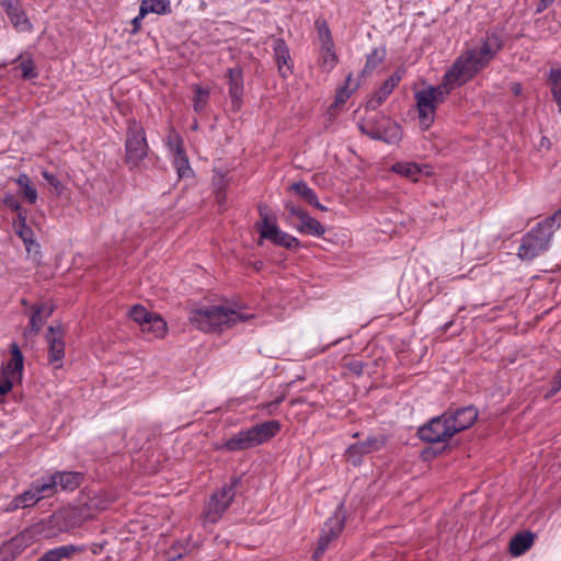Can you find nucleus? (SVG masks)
I'll return each mask as SVG.
<instances>
[{"label": "nucleus", "mask_w": 561, "mask_h": 561, "mask_svg": "<svg viewBox=\"0 0 561 561\" xmlns=\"http://www.w3.org/2000/svg\"><path fill=\"white\" fill-rule=\"evenodd\" d=\"M238 481L239 479H233L230 484L224 485L211 495L202 515L204 523L215 524L221 518L234 497Z\"/></svg>", "instance_id": "nucleus-7"}, {"label": "nucleus", "mask_w": 561, "mask_h": 561, "mask_svg": "<svg viewBox=\"0 0 561 561\" xmlns=\"http://www.w3.org/2000/svg\"><path fill=\"white\" fill-rule=\"evenodd\" d=\"M173 156V164L178 170V174L180 178H187L192 173V169L190 167L188 158L185 154V151H181V153H174Z\"/></svg>", "instance_id": "nucleus-37"}, {"label": "nucleus", "mask_w": 561, "mask_h": 561, "mask_svg": "<svg viewBox=\"0 0 561 561\" xmlns=\"http://www.w3.org/2000/svg\"><path fill=\"white\" fill-rule=\"evenodd\" d=\"M290 190L304 198L307 203L316 208L327 211L328 208L319 203L318 197L313 190H311L305 182H296L290 185Z\"/></svg>", "instance_id": "nucleus-30"}, {"label": "nucleus", "mask_w": 561, "mask_h": 561, "mask_svg": "<svg viewBox=\"0 0 561 561\" xmlns=\"http://www.w3.org/2000/svg\"><path fill=\"white\" fill-rule=\"evenodd\" d=\"M125 147L127 161L133 165H137L147 156L148 146L146 137L144 129L139 125L134 123L128 128Z\"/></svg>", "instance_id": "nucleus-12"}, {"label": "nucleus", "mask_w": 561, "mask_h": 561, "mask_svg": "<svg viewBox=\"0 0 561 561\" xmlns=\"http://www.w3.org/2000/svg\"><path fill=\"white\" fill-rule=\"evenodd\" d=\"M404 70L398 69L394 71L383 84L376 91V93L367 101V108L377 110L385 100L392 93L393 89L399 84L403 77Z\"/></svg>", "instance_id": "nucleus-17"}, {"label": "nucleus", "mask_w": 561, "mask_h": 561, "mask_svg": "<svg viewBox=\"0 0 561 561\" xmlns=\"http://www.w3.org/2000/svg\"><path fill=\"white\" fill-rule=\"evenodd\" d=\"M46 339L48 343L49 362L59 368L65 356V342L62 340V332L59 328L56 329L54 327H49Z\"/></svg>", "instance_id": "nucleus-19"}, {"label": "nucleus", "mask_w": 561, "mask_h": 561, "mask_svg": "<svg viewBox=\"0 0 561 561\" xmlns=\"http://www.w3.org/2000/svg\"><path fill=\"white\" fill-rule=\"evenodd\" d=\"M481 68L476 65L474 57L467 50L457 58L453 67L444 76V84L449 91L469 81Z\"/></svg>", "instance_id": "nucleus-8"}, {"label": "nucleus", "mask_w": 561, "mask_h": 561, "mask_svg": "<svg viewBox=\"0 0 561 561\" xmlns=\"http://www.w3.org/2000/svg\"><path fill=\"white\" fill-rule=\"evenodd\" d=\"M454 434L469 428L478 419V411L474 407H465L445 412Z\"/></svg>", "instance_id": "nucleus-14"}, {"label": "nucleus", "mask_w": 561, "mask_h": 561, "mask_svg": "<svg viewBox=\"0 0 561 561\" xmlns=\"http://www.w3.org/2000/svg\"><path fill=\"white\" fill-rule=\"evenodd\" d=\"M140 8L147 13L169 14L171 12L170 0H142Z\"/></svg>", "instance_id": "nucleus-34"}, {"label": "nucleus", "mask_w": 561, "mask_h": 561, "mask_svg": "<svg viewBox=\"0 0 561 561\" xmlns=\"http://www.w3.org/2000/svg\"><path fill=\"white\" fill-rule=\"evenodd\" d=\"M147 14H148V13L146 12V10H145V9L139 8V13H138V15H137V16H135V18L133 19V21H131V24H133V31H131V33H133V34H136V33L140 30V27H141V22H142V20L145 19V16H146Z\"/></svg>", "instance_id": "nucleus-46"}, {"label": "nucleus", "mask_w": 561, "mask_h": 561, "mask_svg": "<svg viewBox=\"0 0 561 561\" xmlns=\"http://www.w3.org/2000/svg\"><path fill=\"white\" fill-rule=\"evenodd\" d=\"M14 230L16 234L23 240L26 251L37 252L39 245L34 240L33 230L26 225V211H20L18 220L14 222Z\"/></svg>", "instance_id": "nucleus-23"}, {"label": "nucleus", "mask_w": 561, "mask_h": 561, "mask_svg": "<svg viewBox=\"0 0 561 561\" xmlns=\"http://www.w3.org/2000/svg\"><path fill=\"white\" fill-rule=\"evenodd\" d=\"M20 69L22 71V77L24 79H32L37 76V73L35 72V67H34L32 59L22 60V62L20 64Z\"/></svg>", "instance_id": "nucleus-42"}, {"label": "nucleus", "mask_w": 561, "mask_h": 561, "mask_svg": "<svg viewBox=\"0 0 561 561\" xmlns=\"http://www.w3.org/2000/svg\"><path fill=\"white\" fill-rule=\"evenodd\" d=\"M56 481V489L73 491L81 484L82 476L78 472L59 471L51 474Z\"/></svg>", "instance_id": "nucleus-24"}, {"label": "nucleus", "mask_w": 561, "mask_h": 561, "mask_svg": "<svg viewBox=\"0 0 561 561\" xmlns=\"http://www.w3.org/2000/svg\"><path fill=\"white\" fill-rule=\"evenodd\" d=\"M501 49L500 38L494 35H486L481 45L477 48L469 49L468 51L474 57L476 65L481 69L485 67L495 54Z\"/></svg>", "instance_id": "nucleus-15"}, {"label": "nucleus", "mask_w": 561, "mask_h": 561, "mask_svg": "<svg viewBox=\"0 0 561 561\" xmlns=\"http://www.w3.org/2000/svg\"><path fill=\"white\" fill-rule=\"evenodd\" d=\"M226 77L229 83V95L231 99L232 106L234 108L240 107L241 96L243 93V75L240 67L229 68Z\"/></svg>", "instance_id": "nucleus-20"}, {"label": "nucleus", "mask_w": 561, "mask_h": 561, "mask_svg": "<svg viewBox=\"0 0 561 561\" xmlns=\"http://www.w3.org/2000/svg\"><path fill=\"white\" fill-rule=\"evenodd\" d=\"M548 83L550 85L553 100L558 104L561 114V68H552L549 71Z\"/></svg>", "instance_id": "nucleus-32"}, {"label": "nucleus", "mask_w": 561, "mask_h": 561, "mask_svg": "<svg viewBox=\"0 0 561 561\" xmlns=\"http://www.w3.org/2000/svg\"><path fill=\"white\" fill-rule=\"evenodd\" d=\"M273 50L278 71L283 77H287L291 73V58L286 43L282 38L275 39Z\"/></svg>", "instance_id": "nucleus-22"}, {"label": "nucleus", "mask_w": 561, "mask_h": 561, "mask_svg": "<svg viewBox=\"0 0 561 561\" xmlns=\"http://www.w3.org/2000/svg\"><path fill=\"white\" fill-rule=\"evenodd\" d=\"M344 512L339 506L333 515L324 523L321 536L318 541V547L313 553L314 559H319L329 547L330 542L336 539L344 529Z\"/></svg>", "instance_id": "nucleus-10"}, {"label": "nucleus", "mask_w": 561, "mask_h": 561, "mask_svg": "<svg viewBox=\"0 0 561 561\" xmlns=\"http://www.w3.org/2000/svg\"><path fill=\"white\" fill-rule=\"evenodd\" d=\"M128 314L142 328L146 323H148L153 313L149 312L145 307L136 305L129 310Z\"/></svg>", "instance_id": "nucleus-38"}, {"label": "nucleus", "mask_w": 561, "mask_h": 561, "mask_svg": "<svg viewBox=\"0 0 561 561\" xmlns=\"http://www.w3.org/2000/svg\"><path fill=\"white\" fill-rule=\"evenodd\" d=\"M42 175L46 180V182L54 187L57 194H60L62 192L64 186L54 174L49 173L48 171H43Z\"/></svg>", "instance_id": "nucleus-43"}, {"label": "nucleus", "mask_w": 561, "mask_h": 561, "mask_svg": "<svg viewBox=\"0 0 561 561\" xmlns=\"http://www.w3.org/2000/svg\"><path fill=\"white\" fill-rule=\"evenodd\" d=\"M560 226L561 209L538 222L523 237L518 249V257L522 261H531L543 254L549 249L552 237Z\"/></svg>", "instance_id": "nucleus-2"}, {"label": "nucleus", "mask_w": 561, "mask_h": 561, "mask_svg": "<svg viewBox=\"0 0 561 561\" xmlns=\"http://www.w3.org/2000/svg\"><path fill=\"white\" fill-rule=\"evenodd\" d=\"M23 366V355L18 344L13 343L11 345V359L0 371V396H5L15 383L22 381Z\"/></svg>", "instance_id": "nucleus-9"}, {"label": "nucleus", "mask_w": 561, "mask_h": 561, "mask_svg": "<svg viewBox=\"0 0 561 561\" xmlns=\"http://www.w3.org/2000/svg\"><path fill=\"white\" fill-rule=\"evenodd\" d=\"M79 550L75 545L60 546L46 551L37 561H61L71 558Z\"/></svg>", "instance_id": "nucleus-29"}, {"label": "nucleus", "mask_w": 561, "mask_h": 561, "mask_svg": "<svg viewBox=\"0 0 561 561\" xmlns=\"http://www.w3.org/2000/svg\"><path fill=\"white\" fill-rule=\"evenodd\" d=\"M383 57L385 53L382 50L377 48L373 49L371 53L367 55L363 75L370 73L383 60Z\"/></svg>", "instance_id": "nucleus-39"}, {"label": "nucleus", "mask_w": 561, "mask_h": 561, "mask_svg": "<svg viewBox=\"0 0 561 561\" xmlns=\"http://www.w3.org/2000/svg\"><path fill=\"white\" fill-rule=\"evenodd\" d=\"M2 201L9 208L16 211L18 215L20 211H24L19 201L12 194H5Z\"/></svg>", "instance_id": "nucleus-44"}, {"label": "nucleus", "mask_w": 561, "mask_h": 561, "mask_svg": "<svg viewBox=\"0 0 561 561\" xmlns=\"http://www.w3.org/2000/svg\"><path fill=\"white\" fill-rule=\"evenodd\" d=\"M251 318L252 314L245 313L242 309L224 305H194L188 311L190 323L206 333L224 332Z\"/></svg>", "instance_id": "nucleus-1"}, {"label": "nucleus", "mask_w": 561, "mask_h": 561, "mask_svg": "<svg viewBox=\"0 0 561 561\" xmlns=\"http://www.w3.org/2000/svg\"><path fill=\"white\" fill-rule=\"evenodd\" d=\"M511 91L515 94V95H519L522 93V85L519 83H513L511 85Z\"/></svg>", "instance_id": "nucleus-51"}, {"label": "nucleus", "mask_w": 561, "mask_h": 561, "mask_svg": "<svg viewBox=\"0 0 561 561\" xmlns=\"http://www.w3.org/2000/svg\"><path fill=\"white\" fill-rule=\"evenodd\" d=\"M15 183L20 186L22 196L30 204H35L37 201V192L36 188L33 186L28 175L24 173L20 174L19 178L15 180Z\"/></svg>", "instance_id": "nucleus-33"}, {"label": "nucleus", "mask_w": 561, "mask_h": 561, "mask_svg": "<svg viewBox=\"0 0 561 561\" xmlns=\"http://www.w3.org/2000/svg\"><path fill=\"white\" fill-rule=\"evenodd\" d=\"M167 330L165 321L157 313H153L148 323L141 328L144 333L151 334L152 337L156 339L163 337L167 333Z\"/></svg>", "instance_id": "nucleus-31"}, {"label": "nucleus", "mask_w": 561, "mask_h": 561, "mask_svg": "<svg viewBox=\"0 0 561 561\" xmlns=\"http://www.w3.org/2000/svg\"><path fill=\"white\" fill-rule=\"evenodd\" d=\"M450 423L446 414L432 419L427 424L419 428V436L428 443L446 442L454 436Z\"/></svg>", "instance_id": "nucleus-11"}, {"label": "nucleus", "mask_w": 561, "mask_h": 561, "mask_svg": "<svg viewBox=\"0 0 561 561\" xmlns=\"http://www.w3.org/2000/svg\"><path fill=\"white\" fill-rule=\"evenodd\" d=\"M259 211L261 216V222L257 224V228L261 238L271 240L273 243L287 249L299 248L300 241L279 229L276 224V219L268 214V208L266 205H260Z\"/></svg>", "instance_id": "nucleus-5"}, {"label": "nucleus", "mask_w": 561, "mask_h": 561, "mask_svg": "<svg viewBox=\"0 0 561 561\" xmlns=\"http://www.w3.org/2000/svg\"><path fill=\"white\" fill-rule=\"evenodd\" d=\"M554 0H540L537 7V12L546 10Z\"/></svg>", "instance_id": "nucleus-50"}, {"label": "nucleus", "mask_w": 561, "mask_h": 561, "mask_svg": "<svg viewBox=\"0 0 561 561\" xmlns=\"http://www.w3.org/2000/svg\"><path fill=\"white\" fill-rule=\"evenodd\" d=\"M534 543V535L529 531L520 533L514 536L510 542V552L515 556H522Z\"/></svg>", "instance_id": "nucleus-28"}, {"label": "nucleus", "mask_w": 561, "mask_h": 561, "mask_svg": "<svg viewBox=\"0 0 561 561\" xmlns=\"http://www.w3.org/2000/svg\"><path fill=\"white\" fill-rule=\"evenodd\" d=\"M348 96H350V92L347 91V89L342 88L337 92L336 102H345V100L348 99Z\"/></svg>", "instance_id": "nucleus-49"}, {"label": "nucleus", "mask_w": 561, "mask_h": 561, "mask_svg": "<svg viewBox=\"0 0 561 561\" xmlns=\"http://www.w3.org/2000/svg\"><path fill=\"white\" fill-rule=\"evenodd\" d=\"M51 474L44 476L31 484L41 500L51 497L57 493L56 481Z\"/></svg>", "instance_id": "nucleus-26"}, {"label": "nucleus", "mask_w": 561, "mask_h": 561, "mask_svg": "<svg viewBox=\"0 0 561 561\" xmlns=\"http://www.w3.org/2000/svg\"><path fill=\"white\" fill-rule=\"evenodd\" d=\"M321 62L322 67L327 71H330L335 67L337 62V56L334 51V44L321 45Z\"/></svg>", "instance_id": "nucleus-36"}, {"label": "nucleus", "mask_w": 561, "mask_h": 561, "mask_svg": "<svg viewBox=\"0 0 561 561\" xmlns=\"http://www.w3.org/2000/svg\"><path fill=\"white\" fill-rule=\"evenodd\" d=\"M363 134L371 139L381 140L387 144H397L402 138L401 126L388 117H380L378 121L367 119L359 125Z\"/></svg>", "instance_id": "nucleus-6"}, {"label": "nucleus", "mask_w": 561, "mask_h": 561, "mask_svg": "<svg viewBox=\"0 0 561 561\" xmlns=\"http://www.w3.org/2000/svg\"><path fill=\"white\" fill-rule=\"evenodd\" d=\"M382 446V439L376 436H369L364 442L351 445L346 450V456L348 461H351L354 466H357L360 462L362 456L378 450Z\"/></svg>", "instance_id": "nucleus-18"}, {"label": "nucleus", "mask_w": 561, "mask_h": 561, "mask_svg": "<svg viewBox=\"0 0 561 561\" xmlns=\"http://www.w3.org/2000/svg\"><path fill=\"white\" fill-rule=\"evenodd\" d=\"M0 5L4 9L16 32L31 33L33 31V24L27 18L19 0H0Z\"/></svg>", "instance_id": "nucleus-13"}, {"label": "nucleus", "mask_w": 561, "mask_h": 561, "mask_svg": "<svg viewBox=\"0 0 561 561\" xmlns=\"http://www.w3.org/2000/svg\"><path fill=\"white\" fill-rule=\"evenodd\" d=\"M391 171L409 179L412 182H417L422 176H431L433 168L428 164H419L412 161H399L392 164Z\"/></svg>", "instance_id": "nucleus-16"}, {"label": "nucleus", "mask_w": 561, "mask_h": 561, "mask_svg": "<svg viewBox=\"0 0 561 561\" xmlns=\"http://www.w3.org/2000/svg\"><path fill=\"white\" fill-rule=\"evenodd\" d=\"M449 92V88L444 83L415 92L420 124L424 129L433 124L436 107L444 102Z\"/></svg>", "instance_id": "nucleus-4"}, {"label": "nucleus", "mask_w": 561, "mask_h": 561, "mask_svg": "<svg viewBox=\"0 0 561 561\" xmlns=\"http://www.w3.org/2000/svg\"><path fill=\"white\" fill-rule=\"evenodd\" d=\"M300 233L310 234L314 237H322L325 233V228L317 219L311 217L308 213L299 220L296 227Z\"/></svg>", "instance_id": "nucleus-27"}, {"label": "nucleus", "mask_w": 561, "mask_h": 561, "mask_svg": "<svg viewBox=\"0 0 561 561\" xmlns=\"http://www.w3.org/2000/svg\"><path fill=\"white\" fill-rule=\"evenodd\" d=\"M41 499L38 497L37 493L35 492L34 488L31 484L26 491H24L22 494L15 496L12 500V502L7 507V511L13 512L19 508H27L35 505Z\"/></svg>", "instance_id": "nucleus-25"}, {"label": "nucleus", "mask_w": 561, "mask_h": 561, "mask_svg": "<svg viewBox=\"0 0 561 561\" xmlns=\"http://www.w3.org/2000/svg\"><path fill=\"white\" fill-rule=\"evenodd\" d=\"M194 96H193V107L196 113H202L209 100V90L202 88L199 85L193 87Z\"/></svg>", "instance_id": "nucleus-35"}, {"label": "nucleus", "mask_w": 561, "mask_h": 561, "mask_svg": "<svg viewBox=\"0 0 561 561\" xmlns=\"http://www.w3.org/2000/svg\"><path fill=\"white\" fill-rule=\"evenodd\" d=\"M285 208L291 216L296 217L298 220H300L302 216H305L306 214V211L302 208L296 206L291 202H287L285 204Z\"/></svg>", "instance_id": "nucleus-45"}, {"label": "nucleus", "mask_w": 561, "mask_h": 561, "mask_svg": "<svg viewBox=\"0 0 561 561\" xmlns=\"http://www.w3.org/2000/svg\"><path fill=\"white\" fill-rule=\"evenodd\" d=\"M185 552H186L185 547L173 546L169 551V559L172 561H175L178 559H181Z\"/></svg>", "instance_id": "nucleus-47"}, {"label": "nucleus", "mask_w": 561, "mask_h": 561, "mask_svg": "<svg viewBox=\"0 0 561 561\" xmlns=\"http://www.w3.org/2000/svg\"><path fill=\"white\" fill-rule=\"evenodd\" d=\"M167 145H168V148H169L171 154H174V153L180 154L181 151H184L183 140H182L181 136L174 130H170L168 138H167Z\"/></svg>", "instance_id": "nucleus-40"}, {"label": "nucleus", "mask_w": 561, "mask_h": 561, "mask_svg": "<svg viewBox=\"0 0 561 561\" xmlns=\"http://www.w3.org/2000/svg\"><path fill=\"white\" fill-rule=\"evenodd\" d=\"M280 430L278 421H266L248 430L240 431L227 439L219 448L227 451H239L253 448L273 438Z\"/></svg>", "instance_id": "nucleus-3"}, {"label": "nucleus", "mask_w": 561, "mask_h": 561, "mask_svg": "<svg viewBox=\"0 0 561 561\" xmlns=\"http://www.w3.org/2000/svg\"><path fill=\"white\" fill-rule=\"evenodd\" d=\"M53 311L54 306L49 302L34 306L33 313L30 319V327L25 330V336L37 334L46 319L51 316Z\"/></svg>", "instance_id": "nucleus-21"}, {"label": "nucleus", "mask_w": 561, "mask_h": 561, "mask_svg": "<svg viewBox=\"0 0 561 561\" xmlns=\"http://www.w3.org/2000/svg\"><path fill=\"white\" fill-rule=\"evenodd\" d=\"M561 389V369L556 374L553 381H552V388H551V394H556Z\"/></svg>", "instance_id": "nucleus-48"}, {"label": "nucleus", "mask_w": 561, "mask_h": 561, "mask_svg": "<svg viewBox=\"0 0 561 561\" xmlns=\"http://www.w3.org/2000/svg\"><path fill=\"white\" fill-rule=\"evenodd\" d=\"M318 34L321 41V45H331L333 44L331 32L325 22H317Z\"/></svg>", "instance_id": "nucleus-41"}, {"label": "nucleus", "mask_w": 561, "mask_h": 561, "mask_svg": "<svg viewBox=\"0 0 561 561\" xmlns=\"http://www.w3.org/2000/svg\"><path fill=\"white\" fill-rule=\"evenodd\" d=\"M282 402V399H278L275 401V404H279Z\"/></svg>", "instance_id": "nucleus-52"}]
</instances>
